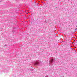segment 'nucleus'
Instances as JSON below:
<instances>
[{
    "instance_id": "obj_1",
    "label": "nucleus",
    "mask_w": 77,
    "mask_h": 77,
    "mask_svg": "<svg viewBox=\"0 0 77 77\" xmlns=\"http://www.w3.org/2000/svg\"><path fill=\"white\" fill-rule=\"evenodd\" d=\"M55 0H51V2H52V3H53V1Z\"/></svg>"
},
{
    "instance_id": "obj_2",
    "label": "nucleus",
    "mask_w": 77,
    "mask_h": 77,
    "mask_svg": "<svg viewBox=\"0 0 77 77\" xmlns=\"http://www.w3.org/2000/svg\"><path fill=\"white\" fill-rule=\"evenodd\" d=\"M53 61V59H51V62H52Z\"/></svg>"
},
{
    "instance_id": "obj_3",
    "label": "nucleus",
    "mask_w": 77,
    "mask_h": 77,
    "mask_svg": "<svg viewBox=\"0 0 77 77\" xmlns=\"http://www.w3.org/2000/svg\"><path fill=\"white\" fill-rule=\"evenodd\" d=\"M38 64V62L36 63V64Z\"/></svg>"
},
{
    "instance_id": "obj_4",
    "label": "nucleus",
    "mask_w": 77,
    "mask_h": 77,
    "mask_svg": "<svg viewBox=\"0 0 77 77\" xmlns=\"http://www.w3.org/2000/svg\"><path fill=\"white\" fill-rule=\"evenodd\" d=\"M76 27H77V26H76Z\"/></svg>"
}]
</instances>
